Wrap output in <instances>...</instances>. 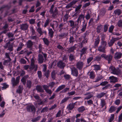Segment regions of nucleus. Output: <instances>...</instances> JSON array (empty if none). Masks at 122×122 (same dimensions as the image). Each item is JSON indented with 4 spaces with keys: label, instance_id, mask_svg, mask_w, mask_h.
I'll return each instance as SVG.
<instances>
[{
    "label": "nucleus",
    "instance_id": "16",
    "mask_svg": "<svg viewBox=\"0 0 122 122\" xmlns=\"http://www.w3.org/2000/svg\"><path fill=\"white\" fill-rule=\"evenodd\" d=\"M77 2V0H73L66 5V8L68 9L72 7V6L75 5Z\"/></svg>",
    "mask_w": 122,
    "mask_h": 122
},
{
    "label": "nucleus",
    "instance_id": "59",
    "mask_svg": "<svg viewBox=\"0 0 122 122\" xmlns=\"http://www.w3.org/2000/svg\"><path fill=\"white\" fill-rule=\"evenodd\" d=\"M117 25L119 27L122 28V20H119L118 22Z\"/></svg>",
    "mask_w": 122,
    "mask_h": 122
},
{
    "label": "nucleus",
    "instance_id": "28",
    "mask_svg": "<svg viewBox=\"0 0 122 122\" xmlns=\"http://www.w3.org/2000/svg\"><path fill=\"white\" fill-rule=\"evenodd\" d=\"M29 76L28 75H26L23 77L21 80V81L23 83V84L25 85L26 84V80Z\"/></svg>",
    "mask_w": 122,
    "mask_h": 122
},
{
    "label": "nucleus",
    "instance_id": "64",
    "mask_svg": "<svg viewBox=\"0 0 122 122\" xmlns=\"http://www.w3.org/2000/svg\"><path fill=\"white\" fill-rule=\"evenodd\" d=\"M101 104L102 107L103 108L105 105L106 102L103 99H101Z\"/></svg>",
    "mask_w": 122,
    "mask_h": 122
},
{
    "label": "nucleus",
    "instance_id": "12",
    "mask_svg": "<svg viewBox=\"0 0 122 122\" xmlns=\"http://www.w3.org/2000/svg\"><path fill=\"white\" fill-rule=\"evenodd\" d=\"M71 74L73 76H77L78 74V71L76 68H73L71 69Z\"/></svg>",
    "mask_w": 122,
    "mask_h": 122
},
{
    "label": "nucleus",
    "instance_id": "13",
    "mask_svg": "<svg viewBox=\"0 0 122 122\" xmlns=\"http://www.w3.org/2000/svg\"><path fill=\"white\" fill-rule=\"evenodd\" d=\"M84 95L86 96L84 98V100L89 99L93 96V95L92 94H91V93L90 92H86L85 93Z\"/></svg>",
    "mask_w": 122,
    "mask_h": 122
},
{
    "label": "nucleus",
    "instance_id": "33",
    "mask_svg": "<svg viewBox=\"0 0 122 122\" xmlns=\"http://www.w3.org/2000/svg\"><path fill=\"white\" fill-rule=\"evenodd\" d=\"M83 24L82 26V28L81 29V30L82 32H84L86 28V27L87 26V23H85V21H84L83 22Z\"/></svg>",
    "mask_w": 122,
    "mask_h": 122
},
{
    "label": "nucleus",
    "instance_id": "1",
    "mask_svg": "<svg viewBox=\"0 0 122 122\" xmlns=\"http://www.w3.org/2000/svg\"><path fill=\"white\" fill-rule=\"evenodd\" d=\"M69 23V24L70 26L72 27L73 29L75 28V31L77 30L79 26L78 25V24L76 21L75 23L72 20H70L68 21Z\"/></svg>",
    "mask_w": 122,
    "mask_h": 122
},
{
    "label": "nucleus",
    "instance_id": "23",
    "mask_svg": "<svg viewBox=\"0 0 122 122\" xmlns=\"http://www.w3.org/2000/svg\"><path fill=\"white\" fill-rule=\"evenodd\" d=\"M36 90L39 92H44V90L42 89V87L40 85H38L36 87Z\"/></svg>",
    "mask_w": 122,
    "mask_h": 122
},
{
    "label": "nucleus",
    "instance_id": "45",
    "mask_svg": "<svg viewBox=\"0 0 122 122\" xmlns=\"http://www.w3.org/2000/svg\"><path fill=\"white\" fill-rule=\"evenodd\" d=\"M115 115L114 114H112L111 115L110 118L108 119V122H112L114 118Z\"/></svg>",
    "mask_w": 122,
    "mask_h": 122
},
{
    "label": "nucleus",
    "instance_id": "63",
    "mask_svg": "<svg viewBox=\"0 0 122 122\" xmlns=\"http://www.w3.org/2000/svg\"><path fill=\"white\" fill-rule=\"evenodd\" d=\"M51 76L52 78L53 79H54L56 78V74L55 71H53L51 73Z\"/></svg>",
    "mask_w": 122,
    "mask_h": 122
},
{
    "label": "nucleus",
    "instance_id": "48",
    "mask_svg": "<svg viewBox=\"0 0 122 122\" xmlns=\"http://www.w3.org/2000/svg\"><path fill=\"white\" fill-rule=\"evenodd\" d=\"M48 108L47 107H46L43 108L41 110V113H44L47 112L48 110Z\"/></svg>",
    "mask_w": 122,
    "mask_h": 122
},
{
    "label": "nucleus",
    "instance_id": "54",
    "mask_svg": "<svg viewBox=\"0 0 122 122\" xmlns=\"http://www.w3.org/2000/svg\"><path fill=\"white\" fill-rule=\"evenodd\" d=\"M44 72V75L46 77V78H48L49 77L50 75V71L49 70H48L47 71Z\"/></svg>",
    "mask_w": 122,
    "mask_h": 122
},
{
    "label": "nucleus",
    "instance_id": "46",
    "mask_svg": "<svg viewBox=\"0 0 122 122\" xmlns=\"http://www.w3.org/2000/svg\"><path fill=\"white\" fill-rule=\"evenodd\" d=\"M101 56H97L96 57L94 58V61H96L97 62L100 61L101 58Z\"/></svg>",
    "mask_w": 122,
    "mask_h": 122
},
{
    "label": "nucleus",
    "instance_id": "6",
    "mask_svg": "<svg viewBox=\"0 0 122 122\" xmlns=\"http://www.w3.org/2000/svg\"><path fill=\"white\" fill-rule=\"evenodd\" d=\"M121 39V38H120L119 37L117 38L112 37L110 41L108 42V46L109 47H111L113 45L115 41H118Z\"/></svg>",
    "mask_w": 122,
    "mask_h": 122
},
{
    "label": "nucleus",
    "instance_id": "8",
    "mask_svg": "<svg viewBox=\"0 0 122 122\" xmlns=\"http://www.w3.org/2000/svg\"><path fill=\"white\" fill-rule=\"evenodd\" d=\"M57 66L59 68L63 69L65 66V64L62 61L60 60L57 63Z\"/></svg>",
    "mask_w": 122,
    "mask_h": 122
},
{
    "label": "nucleus",
    "instance_id": "20",
    "mask_svg": "<svg viewBox=\"0 0 122 122\" xmlns=\"http://www.w3.org/2000/svg\"><path fill=\"white\" fill-rule=\"evenodd\" d=\"M27 47L30 48L32 47L33 45V42L31 40H29L27 41L26 43Z\"/></svg>",
    "mask_w": 122,
    "mask_h": 122
},
{
    "label": "nucleus",
    "instance_id": "49",
    "mask_svg": "<svg viewBox=\"0 0 122 122\" xmlns=\"http://www.w3.org/2000/svg\"><path fill=\"white\" fill-rule=\"evenodd\" d=\"M70 97H65L64 98L62 99L60 103L61 104H62L66 102L69 99Z\"/></svg>",
    "mask_w": 122,
    "mask_h": 122
},
{
    "label": "nucleus",
    "instance_id": "43",
    "mask_svg": "<svg viewBox=\"0 0 122 122\" xmlns=\"http://www.w3.org/2000/svg\"><path fill=\"white\" fill-rule=\"evenodd\" d=\"M30 38L31 40H34L36 41H37L39 40L38 37L36 36H31L30 37Z\"/></svg>",
    "mask_w": 122,
    "mask_h": 122
},
{
    "label": "nucleus",
    "instance_id": "38",
    "mask_svg": "<svg viewBox=\"0 0 122 122\" xmlns=\"http://www.w3.org/2000/svg\"><path fill=\"white\" fill-rule=\"evenodd\" d=\"M103 26L102 25H100L97 26V33H99L102 29Z\"/></svg>",
    "mask_w": 122,
    "mask_h": 122
},
{
    "label": "nucleus",
    "instance_id": "25",
    "mask_svg": "<svg viewBox=\"0 0 122 122\" xmlns=\"http://www.w3.org/2000/svg\"><path fill=\"white\" fill-rule=\"evenodd\" d=\"M66 86V85H62L59 86L56 90L55 91V92H57L60 91L62 90Z\"/></svg>",
    "mask_w": 122,
    "mask_h": 122
},
{
    "label": "nucleus",
    "instance_id": "17",
    "mask_svg": "<svg viewBox=\"0 0 122 122\" xmlns=\"http://www.w3.org/2000/svg\"><path fill=\"white\" fill-rule=\"evenodd\" d=\"M68 34V33L67 32L62 33L59 35V37L60 39H62L66 37Z\"/></svg>",
    "mask_w": 122,
    "mask_h": 122
},
{
    "label": "nucleus",
    "instance_id": "4",
    "mask_svg": "<svg viewBox=\"0 0 122 122\" xmlns=\"http://www.w3.org/2000/svg\"><path fill=\"white\" fill-rule=\"evenodd\" d=\"M26 110L28 112H35L36 111V108L32 104L28 105L26 107Z\"/></svg>",
    "mask_w": 122,
    "mask_h": 122
},
{
    "label": "nucleus",
    "instance_id": "31",
    "mask_svg": "<svg viewBox=\"0 0 122 122\" xmlns=\"http://www.w3.org/2000/svg\"><path fill=\"white\" fill-rule=\"evenodd\" d=\"M50 22V19L49 18H47L45 20L44 24V27H46L48 26Z\"/></svg>",
    "mask_w": 122,
    "mask_h": 122
},
{
    "label": "nucleus",
    "instance_id": "22",
    "mask_svg": "<svg viewBox=\"0 0 122 122\" xmlns=\"http://www.w3.org/2000/svg\"><path fill=\"white\" fill-rule=\"evenodd\" d=\"M100 37L99 36L97 37L96 39H95L94 43V46L95 47H97L98 46L100 42Z\"/></svg>",
    "mask_w": 122,
    "mask_h": 122
},
{
    "label": "nucleus",
    "instance_id": "32",
    "mask_svg": "<svg viewBox=\"0 0 122 122\" xmlns=\"http://www.w3.org/2000/svg\"><path fill=\"white\" fill-rule=\"evenodd\" d=\"M93 59V57H90L87 60V63L86 65V67H88L90 65L91 63H90V62Z\"/></svg>",
    "mask_w": 122,
    "mask_h": 122
},
{
    "label": "nucleus",
    "instance_id": "55",
    "mask_svg": "<svg viewBox=\"0 0 122 122\" xmlns=\"http://www.w3.org/2000/svg\"><path fill=\"white\" fill-rule=\"evenodd\" d=\"M24 46V45L23 43H20V46H19L18 47L16 50L17 51H18L20 50Z\"/></svg>",
    "mask_w": 122,
    "mask_h": 122
},
{
    "label": "nucleus",
    "instance_id": "42",
    "mask_svg": "<svg viewBox=\"0 0 122 122\" xmlns=\"http://www.w3.org/2000/svg\"><path fill=\"white\" fill-rule=\"evenodd\" d=\"M76 48L75 46H74L70 48L68 50V52L70 53L72 52H74L75 50V49Z\"/></svg>",
    "mask_w": 122,
    "mask_h": 122
},
{
    "label": "nucleus",
    "instance_id": "34",
    "mask_svg": "<svg viewBox=\"0 0 122 122\" xmlns=\"http://www.w3.org/2000/svg\"><path fill=\"white\" fill-rule=\"evenodd\" d=\"M114 12L115 15H120L122 13L121 10L119 9H117L115 10Z\"/></svg>",
    "mask_w": 122,
    "mask_h": 122
},
{
    "label": "nucleus",
    "instance_id": "19",
    "mask_svg": "<svg viewBox=\"0 0 122 122\" xmlns=\"http://www.w3.org/2000/svg\"><path fill=\"white\" fill-rule=\"evenodd\" d=\"M44 59L43 56L41 54H39L38 56V61L39 64L42 63L44 61Z\"/></svg>",
    "mask_w": 122,
    "mask_h": 122
},
{
    "label": "nucleus",
    "instance_id": "21",
    "mask_svg": "<svg viewBox=\"0 0 122 122\" xmlns=\"http://www.w3.org/2000/svg\"><path fill=\"white\" fill-rule=\"evenodd\" d=\"M122 54L120 52H116L114 55V58L115 59H118L121 58Z\"/></svg>",
    "mask_w": 122,
    "mask_h": 122
},
{
    "label": "nucleus",
    "instance_id": "47",
    "mask_svg": "<svg viewBox=\"0 0 122 122\" xmlns=\"http://www.w3.org/2000/svg\"><path fill=\"white\" fill-rule=\"evenodd\" d=\"M89 31H86L85 33H84L83 36H81V39H82L83 38H85L86 37V36L88 35L89 34Z\"/></svg>",
    "mask_w": 122,
    "mask_h": 122
},
{
    "label": "nucleus",
    "instance_id": "39",
    "mask_svg": "<svg viewBox=\"0 0 122 122\" xmlns=\"http://www.w3.org/2000/svg\"><path fill=\"white\" fill-rule=\"evenodd\" d=\"M52 14V16L53 18H55L57 17V15L58 14L57 10L56 9L53 12Z\"/></svg>",
    "mask_w": 122,
    "mask_h": 122
},
{
    "label": "nucleus",
    "instance_id": "27",
    "mask_svg": "<svg viewBox=\"0 0 122 122\" xmlns=\"http://www.w3.org/2000/svg\"><path fill=\"white\" fill-rule=\"evenodd\" d=\"M106 48V47H105L100 45L98 47V50L100 52H102L105 53V49Z\"/></svg>",
    "mask_w": 122,
    "mask_h": 122
},
{
    "label": "nucleus",
    "instance_id": "24",
    "mask_svg": "<svg viewBox=\"0 0 122 122\" xmlns=\"http://www.w3.org/2000/svg\"><path fill=\"white\" fill-rule=\"evenodd\" d=\"M49 36L51 38H52L53 36L54 32L52 29L49 28H48Z\"/></svg>",
    "mask_w": 122,
    "mask_h": 122
},
{
    "label": "nucleus",
    "instance_id": "62",
    "mask_svg": "<svg viewBox=\"0 0 122 122\" xmlns=\"http://www.w3.org/2000/svg\"><path fill=\"white\" fill-rule=\"evenodd\" d=\"M34 97L37 100V101L39 102V101H41V99L40 98L38 95H37L34 96Z\"/></svg>",
    "mask_w": 122,
    "mask_h": 122
},
{
    "label": "nucleus",
    "instance_id": "37",
    "mask_svg": "<svg viewBox=\"0 0 122 122\" xmlns=\"http://www.w3.org/2000/svg\"><path fill=\"white\" fill-rule=\"evenodd\" d=\"M106 93L104 92H102L100 93H98L96 96L98 98H101L104 96Z\"/></svg>",
    "mask_w": 122,
    "mask_h": 122
},
{
    "label": "nucleus",
    "instance_id": "7",
    "mask_svg": "<svg viewBox=\"0 0 122 122\" xmlns=\"http://www.w3.org/2000/svg\"><path fill=\"white\" fill-rule=\"evenodd\" d=\"M20 80V76H18L16 78V80L15 78H12L11 80L12 83V84L13 86H16L18 84Z\"/></svg>",
    "mask_w": 122,
    "mask_h": 122
},
{
    "label": "nucleus",
    "instance_id": "30",
    "mask_svg": "<svg viewBox=\"0 0 122 122\" xmlns=\"http://www.w3.org/2000/svg\"><path fill=\"white\" fill-rule=\"evenodd\" d=\"M42 39L45 44L47 46L49 45L50 42L47 38H44Z\"/></svg>",
    "mask_w": 122,
    "mask_h": 122
},
{
    "label": "nucleus",
    "instance_id": "57",
    "mask_svg": "<svg viewBox=\"0 0 122 122\" xmlns=\"http://www.w3.org/2000/svg\"><path fill=\"white\" fill-rule=\"evenodd\" d=\"M35 19H31L29 20V21L30 24H34L35 22Z\"/></svg>",
    "mask_w": 122,
    "mask_h": 122
},
{
    "label": "nucleus",
    "instance_id": "36",
    "mask_svg": "<svg viewBox=\"0 0 122 122\" xmlns=\"http://www.w3.org/2000/svg\"><path fill=\"white\" fill-rule=\"evenodd\" d=\"M89 75L90 78L92 79H93L95 77V73L93 71L90 72Z\"/></svg>",
    "mask_w": 122,
    "mask_h": 122
},
{
    "label": "nucleus",
    "instance_id": "61",
    "mask_svg": "<svg viewBox=\"0 0 122 122\" xmlns=\"http://www.w3.org/2000/svg\"><path fill=\"white\" fill-rule=\"evenodd\" d=\"M41 117L40 116H38L36 118L32 119L31 121L32 122H36L40 120Z\"/></svg>",
    "mask_w": 122,
    "mask_h": 122
},
{
    "label": "nucleus",
    "instance_id": "41",
    "mask_svg": "<svg viewBox=\"0 0 122 122\" xmlns=\"http://www.w3.org/2000/svg\"><path fill=\"white\" fill-rule=\"evenodd\" d=\"M23 89V87L22 86H19L18 89L17 90L16 92L19 93H21Z\"/></svg>",
    "mask_w": 122,
    "mask_h": 122
},
{
    "label": "nucleus",
    "instance_id": "50",
    "mask_svg": "<svg viewBox=\"0 0 122 122\" xmlns=\"http://www.w3.org/2000/svg\"><path fill=\"white\" fill-rule=\"evenodd\" d=\"M10 52H6L5 54V58L6 59H8L9 60H11L10 56Z\"/></svg>",
    "mask_w": 122,
    "mask_h": 122
},
{
    "label": "nucleus",
    "instance_id": "40",
    "mask_svg": "<svg viewBox=\"0 0 122 122\" xmlns=\"http://www.w3.org/2000/svg\"><path fill=\"white\" fill-rule=\"evenodd\" d=\"M94 67V70L96 71H97L100 70V66L99 65H94L93 66Z\"/></svg>",
    "mask_w": 122,
    "mask_h": 122
},
{
    "label": "nucleus",
    "instance_id": "9",
    "mask_svg": "<svg viewBox=\"0 0 122 122\" xmlns=\"http://www.w3.org/2000/svg\"><path fill=\"white\" fill-rule=\"evenodd\" d=\"M109 80L110 83H115L118 81L117 78L113 76H110L109 77Z\"/></svg>",
    "mask_w": 122,
    "mask_h": 122
},
{
    "label": "nucleus",
    "instance_id": "2",
    "mask_svg": "<svg viewBox=\"0 0 122 122\" xmlns=\"http://www.w3.org/2000/svg\"><path fill=\"white\" fill-rule=\"evenodd\" d=\"M101 57L104 58L105 60L107 61L108 64H110L111 63L113 58L112 55L110 54L107 55L106 54H102L101 55Z\"/></svg>",
    "mask_w": 122,
    "mask_h": 122
},
{
    "label": "nucleus",
    "instance_id": "52",
    "mask_svg": "<svg viewBox=\"0 0 122 122\" xmlns=\"http://www.w3.org/2000/svg\"><path fill=\"white\" fill-rule=\"evenodd\" d=\"M78 111L79 112H82L85 110L84 107L82 106L78 108Z\"/></svg>",
    "mask_w": 122,
    "mask_h": 122
},
{
    "label": "nucleus",
    "instance_id": "15",
    "mask_svg": "<svg viewBox=\"0 0 122 122\" xmlns=\"http://www.w3.org/2000/svg\"><path fill=\"white\" fill-rule=\"evenodd\" d=\"M85 17V16L84 15L81 14L80 15L77 20L76 21V22H78V24L79 22L81 23V21L84 19Z\"/></svg>",
    "mask_w": 122,
    "mask_h": 122
},
{
    "label": "nucleus",
    "instance_id": "11",
    "mask_svg": "<svg viewBox=\"0 0 122 122\" xmlns=\"http://www.w3.org/2000/svg\"><path fill=\"white\" fill-rule=\"evenodd\" d=\"M76 104V102L72 103L69 104L67 106V108L68 111L72 110Z\"/></svg>",
    "mask_w": 122,
    "mask_h": 122
},
{
    "label": "nucleus",
    "instance_id": "58",
    "mask_svg": "<svg viewBox=\"0 0 122 122\" xmlns=\"http://www.w3.org/2000/svg\"><path fill=\"white\" fill-rule=\"evenodd\" d=\"M36 30L38 33L40 34L41 35H42L43 33V32L42 31V29L41 28H37Z\"/></svg>",
    "mask_w": 122,
    "mask_h": 122
},
{
    "label": "nucleus",
    "instance_id": "26",
    "mask_svg": "<svg viewBox=\"0 0 122 122\" xmlns=\"http://www.w3.org/2000/svg\"><path fill=\"white\" fill-rule=\"evenodd\" d=\"M37 67L38 66L37 65H35L34 64H31L29 69L30 70H32L34 69L35 71H36L37 70Z\"/></svg>",
    "mask_w": 122,
    "mask_h": 122
},
{
    "label": "nucleus",
    "instance_id": "14",
    "mask_svg": "<svg viewBox=\"0 0 122 122\" xmlns=\"http://www.w3.org/2000/svg\"><path fill=\"white\" fill-rule=\"evenodd\" d=\"M83 63L81 61H78L76 64V66L77 68L81 70L83 66Z\"/></svg>",
    "mask_w": 122,
    "mask_h": 122
},
{
    "label": "nucleus",
    "instance_id": "3",
    "mask_svg": "<svg viewBox=\"0 0 122 122\" xmlns=\"http://www.w3.org/2000/svg\"><path fill=\"white\" fill-rule=\"evenodd\" d=\"M109 71L111 72V73L114 75H118L120 74V71L119 70L116 69L112 66L109 67Z\"/></svg>",
    "mask_w": 122,
    "mask_h": 122
},
{
    "label": "nucleus",
    "instance_id": "53",
    "mask_svg": "<svg viewBox=\"0 0 122 122\" xmlns=\"http://www.w3.org/2000/svg\"><path fill=\"white\" fill-rule=\"evenodd\" d=\"M32 84L31 81L30 80L27 81V87L29 88H30L31 87Z\"/></svg>",
    "mask_w": 122,
    "mask_h": 122
},
{
    "label": "nucleus",
    "instance_id": "51",
    "mask_svg": "<svg viewBox=\"0 0 122 122\" xmlns=\"http://www.w3.org/2000/svg\"><path fill=\"white\" fill-rule=\"evenodd\" d=\"M70 42V43L73 44V43L74 42V39L73 36H71L69 39V41Z\"/></svg>",
    "mask_w": 122,
    "mask_h": 122
},
{
    "label": "nucleus",
    "instance_id": "56",
    "mask_svg": "<svg viewBox=\"0 0 122 122\" xmlns=\"http://www.w3.org/2000/svg\"><path fill=\"white\" fill-rule=\"evenodd\" d=\"M107 45V42L106 41L102 40L101 43V45L105 47H106Z\"/></svg>",
    "mask_w": 122,
    "mask_h": 122
},
{
    "label": "nucleus",
    "instance_id": "44",
    "mask_svg": "<svg viewBox=\"0 0 122 122\" xmlns=\"http://www.w3.org/2000/svg\"><path fill=\"white\" fill-rule=\"evenodd\" d=\"M30 29L31 32L32 33V35H34L36 33V32L35 30L34 29L33 26H30Z\"/></svg>",
    "mask_w": 122,
    "mask_h": 122
},
{
    "label": "nucleus",
    "instance_id": "60",
    "mask_svg": "<svg viewBox=\"0 0 122 122\" xmlns=\"http://www.w3.org/2000/svg\"><path fill=\"white\" fill-rule=\"evenodd\" d=\"M59 28L61 30L62 29H64L65 28L64 27V24L62 23L59 26Z\"/></svg>",
    "mask_w": 122,
    "mask_h": 122
},
{
    "label": "nucleus",
    "instance_id": "18",
    "mask_svg": "<svg viewBox=\"0 0 122 122\" xmlns=\"http://www.w3.org/2000/svg\"><path fill=\"white\" fill-rule=\"evenodd\" d=\"M87 48V47H84L82 48L80 51L81 52L80 55V58H81L83 54H86V51Z\"/></svg>",
    "mask_w": 122,
    "mask_h": 122
},
{
    "label": "nucleus",
    "instance_id": "10",
    "mask_svg": "<svg viewBox=\"0 0 122 122\" xmlns=\"http://www.w3.org/2000/svg\"><path fill=\"white\" fill-rule=\"evenodd\" d=\"M28 27L29 25L27 23H24L20 25V29L23 30H27Z\"/></svg>",
    "mask_w": 122,
    "mask_h": 122
},
{
    "label": "nucleus",
    "instance_id": "29",
    "mask_svg": "<svg viewBox=\"0 0 122 122\" xmlns=\"http://www.w3.org/2000/svg\"><path fill=\"white\" fill-rule=\"evenodd\" d=\"M116 108L114 106H112L108 110L109 112L112 113L115 111L116 109Z\"/></svg>",
    "mask_w": 122,
    "mask_h": 122
},
{
    "label": "nucleus",
    "instance_id": "35",
    "mask_svg": "<svg viewBox=\"0 0 122 122\" xmlns=\"http://www.w3.org/2000/svg\"><path fill=\"white\" fill-rule=\"evenodd\" d=\"M69 59L70 61H72L74 60L76 58V57L73 54L71 53L69 56Z\"/></svg>",
    "mask_w": 122,
    "mask_h": 122
},
{
    "label": "nucleus",
    "instance_id": "5",
    "mask_svg": "<svg viewBox=\"0 0 122 122\" xmlns=\"http://www.w3.org/2000/svg\"><path fill=\"white\" fill-rule=\"evenodd\" d=\"M13 43L10 44V41H8L6 43L4 46V48L6 49L8 48V50L10 52L13 50Z\"/></svg>",
    "mask_w": 122,
    "mask_h": 122
}]
</instances>
